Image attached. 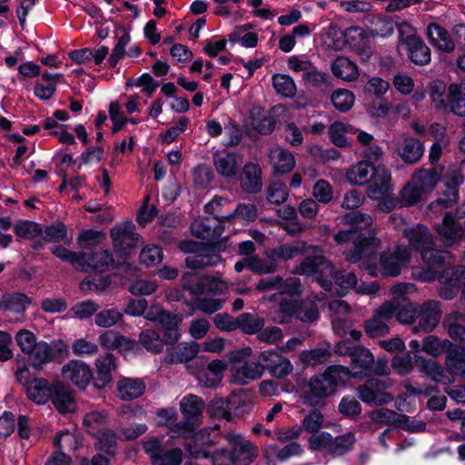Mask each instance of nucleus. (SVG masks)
<instances>
[{
  "label": "nucleus",
  "instance_id": "nucleus-24",
  "mask_svg": "<svg viewBox=\"0 0 465 465\" xmlns=\"http://www.w3.org/2000/svg\"><path fill=\"white\" fill-rule=\"evenodd\" d=\"M259 360L271 375L282 379L292 373L293 367L289 359L271 350L260 353Z\"/></svg>",
  "mask_w": 465,
  "mask_h": 465
},
{
  "label": "nucleus",
  "instance_id": "nucleus-47",
  "mask_svg": "<svg viewBox=\"0 0 465 465\" xmlns=\"http://www.w3.org/2000/svg\"><path fill=\"white\" fill-rule=\"evenodd\" d=\"M429 95L430 103L436 110H448V93L446 94V86L443 82L439 80L431 82Z\"/></svg>",
  "mask_w": 465,
  "mask_h": 465
},
{
  "label": "nucleus",
  "instance_id": "nucleus-36",
  "mask_svg": "<svg viewBox=\"0 0 465 465\" xmlns=\"http://www.w3.org/2000/svg\"><path fill=\"white\" fill-rule=\"evenodd\" d=\"M372 363L373 356L371 351L362 347L357 348L351 357V371L349 370L350 378L367 376Z\"/></svg>",
  "mask_w": 465,
  "mask_h": 465
},
{
  "label": "nucleus",
  "instance_id": "nucleus-17",
  "mask_svg": "<svg viewBox=\"0 0 465 465\" xmlns=\"http://www.w3.org/2000/svg\"><path fill=\"white\" fill-rule=\"evenodd\" d=\"M372 174L369 180L367 194L372 200H379L384 195L392 193L391 171L384 165L371 168Z\"/></svg>",
  "mask_w": 465,
  "mask_h": 465
},
{
  "label": "nucleus",
  "instance_id": "nucleus-48",
  "mask_svg": "<svg viewBox=\"0 0 465 465\" xmlns=\"http://www.w3.org/2000/svg\"><path fill=\"white\" fill-rule=\"evenodd\" d=\"M371 168H374V166L372 163H368V161L358 162L346 172L347 182L355 185L364 184L368 181Z\"/></svg>",
  "mask_w": 465,
  "mask_h": 465
},
{
  "label": "nucleus",
  "instance_id": "nucleus-54",
  "mask_svg": "<svg viewBox=\"0 0 465 465\" xmlns=\"http://www.w3.org/2000/svg\"><path fill=\"white\" fill-rule=\"evenodd\" d=\"M219 253L213 252L207 253H199L188 256L185 260L186 265L192 269L202 268L205 266H214L221 262Z\"/></svg>",
  "mask_w": 465,
  "mask_h": 465
},
{
  "label": "nucleus",
  "instance_id": "nucleus-34",
  "mask_svg": "<svg viewBox=\"0 0 465 465\" xmlns=\"http://www.w3.org/2000/svg\"><path fill=\"white\" fill-rule=\"evenodd\" d=\"M446 368L447 370L433 360H422L420 362V371L426 373L434 381L444 385L452 383L454 376H457L454 371H451L448 367Z\"/></svg>",
  "mask_w": 465,
  "mask_h": 465
},
{
  "label": "nucleus",
  "instance_id": "nucleus-58",
  "mask_svg": "<svg viewBox=\"0 0 465 465\" xmlns=\"http://www.w3.org/2000/svg\"><path fill=\"white\" fill-rule=\"evenodd\" d=\"M54 444L59 450H76L82 444V438L75 432L61 431L56 435Z\"/></svg>",
  "mask_w": 465,
  "mask_h": 465
},
{
  "label": "nucleus",
  "instance_id": "nucleus-11",
  "mask_svg": "<svg viewBox=\"0 0 465 465\" xmlns=\"http://www.w3.org/2000/svg\"><path fill=\"white\" fill-rule=\"evenodd\" d=\"M143 317L148 321L158 322L163 326L165 330L167 343L174 344L180 340L182 334L179 331V327L183 320L182 314H172L164 311L159 305H153L145 309Z\"/></svg>",
  "mask_w": 465,
  "mask_h": 465
},
{
  "label": "nucleus",
  "instance_id": "nucleus-5",
  "mask_svg": "<svg viewBox=\"0 0 465 465\" xmlns=\"http://www.w3.org/2000/svg\"><path fill=\"white\" fill-rule=\"evenodd\" d=\"M350 379L349 369L341 365L328 367L323 373L312 376L308 390L302 395L308 406H317L326 397L335 393L337 387Z\"/></svg>",
  "mask_w": 465,
  "mask_h": 465
},
{
  "label": "nucleus",
  "instance_id": "nucleus-10",
  "mask_svg": "<svg viewBox=\"0 0 465 465\" xmlns=\"http://www.w3.org/2000/svg\"><path fill=\"white\" fill-rule=\"evenodd\" d=\"M106 419L105 413L94 411L85 415L84 426L88 433L96 436V445L99 450L114 453V449L116 445V436L111 430L103 428Z\"/></svg>",
  "mask_w": 465,
  "mask_h": 465
},
{
  "label": "nucleus",
  "instance_id": "nucleus-60",
  "mask_svg": "<svg viewBox=\"0 0 465 465\" xmlns=\"http://www.w3.org/2000/svg\"><path fill=\"white\" fill-rule=\"evenodd\" d=\"M204 219H196L191 225L192 233L203 239L219 236L222 233V228L216 227L212 229V226L206 223Z\"/></svg>",
  "mask_w": 465,
  "mask_h": 465
},
{
  "label": "nucleus",
  "instance_id": "nucleus-55",
  "mask_svg": "<svg viewBox=\"0 0 465 465\" xmlns=\"http://www.w3.org/2000/svg\"><path fill=\"white\" fill-rule=\"evenodd\" d=\"M264 322L262 318L250 313H242L238 316L237 329L247 334H254L262 331Z\"/></svg>",
  "mask_w": 465,
  "mask_h": 465
},
{
  "label": "nucleus",
  "instance_id": "nucleus-31",
  "mask_svg": "<svg viewBox=\"0 0 465 465\" xmlns=\"http://www.w3.org/2000/svg\"><path fill=\"white\" fill-rule=\"evenodd\" d=\"M179 406L185 420H190L196 424L200 422L205 409V403L201 397L188 394L180 401Z\"/></svg>",
  "mask_w": 465,
  "mask_h": 465
},
{
  "label": "nucleus",
  "instance_id": "nucleus-23",
  "mask_svg": "<svg viewBox=\"0 0 465 465\" xmlns=\"http://www.w3.org/2000/svg\"><path fill=\"white\" fill-rule=\"evenodd\" d=\"M264 367L255 361L233 362L231 366V381L245 385L262 377Z\"/></svg>",
  "mask_w": 465,
  "mask_h": 465
},
{
  "label": "nucleus",
  "instance_id": "nucleus-32",
  "mask_svg": "<svg viewBox=\"0 0 465 465\" xmlns=\"http://www.w3.org/2000/svg\"><path fill=\"white\" fill-rule=\"evenodd\" d=\"M427 36L430 43L439 50L450 53L455 49V43L449 32L439 24L431 23L428 25Z\"/></svg>",
  "mask_w": 465,
  "mask_h": 465
},
{
  "label": "nucleus",
  "instance_id": "nucleus-19",
  "mask_svg": "<svg viewBox=\"0 0 465 465\" xmlns=\"http://www.w3.org/2000/svg\"><path fill=\"white\" fill-rule=\"evenodd\" d=\"M242 163L241 154L229 150L217 151L213 154L215 170L225 178L235 177L242 168Z\"/></svg>",
  "mask_w": 465,
  "mask_h": 465
},
{
  "label": "nucleus",
  "instance_id": "nucleus-6",
  "mask_svg": "<svg viewBox=\"0 0 465 465\" xmlns=\"http://www.w3.org/2000/svg\"><path fill=\"white\" fill-rule=\"evenodd\" d=\"M412 287L408 283H400L391 287L392 299L385 302L374 312L372 318L365 322V332L370 338L381 337L389 332L390 328L387 322L393 318L395 312L405 300V294Z\"/></svg>",
  "mask_w": 465,
  "mask_h": 465
},
{
  "label": "nucleus",
  "instance_id": "nucleus-39",
  "mask_svg": "<svg viewBox=\"0 0 465 465\" xmlns=\"http://www.w3.org/2000/svg\"><path fill=\"white\" fill-rule=\"evenodd\" d=\"M226 368L224 361L214 360L208 364L205 371L198 374L197 380L204 387H214L222 381Z\"/></svg>",
  "mask_w": 465,
  "mask_h": 465
},
{
  "label": "nucleus",
  "instance_id": "nucleus-41",
  "mask_svg": "<svg viewBox=\"0 0 465 465\" xmlns=\"http://www.w3.org/2000/svg\"><path fill=\"white\" fill-rule=\"evenodd\" d=\"M437 231L441 241L447 246L454 244L463 235L462 228L456 224L450 213L445 214L441 225L437 227Z\"/></svg>",
  "mask_w": 465,
  "mask_h": 465
},
{
  "label": "nucleus",
  "instance_id": "nucleus-22",
  "mask_svg": "<svg viewBox=\"0 0 465 465\" xmlns=\"http://www.w3.org/2000/svg\"><path fill=\"white\" fill-rule=\"evenodd\" d=\"M194 275L186 273L183 276V282L186 288L193 293H203L204 292H212L213 294H223L229 289V283L220 278L213 276H202L197 278L195 285L190 282L191 278Z\"/></svg>",
  "mask_w": 465,
  "mask_h": 465
},
{
  "label": "nucleus",
  "instance_id": "nucleus-61",
  "mask_svg": "<svg viewBox=\"0 0 465 465\" xmlns=\"http://www.w3.org/2000/svg\"><path fill=\"white\" fill-rule=\"evenodd\" d=\"M189 119L181 117L173 124L164 133L160 134L163 143L169 144L176 140V138L187 130Z\"/></svg>",
  "mask_w": 465,
  "mask_h": 465
},
{
  "label": "nucleus",
  "instance_id": "nucleus-4",
  "mask_svg": "<svg viewBox=\"0 0 465 465\" xmlns=\"http://www.w3.org/2000/svg\"><path fill=\"white\" fill-rule=\"evenodd\" d=\"M219 427L204 428L194 433L186 443V450L193 459H208L212 465H234L232 451L225 448H215L221 436L212 432L218 430Z\"/></svg>",
  "mask_w": 465,
  "mask_h": 465
},
{
  "label": "nucleus",
  "instance_id": "nucleus-25",
  "mask_svg": "<svg viewBox=\"0 0 465 465\" xmlns=\"http://www.w3.org/2000/svg\"><path fill=\"white\" fill-rule=\"evenodd\" d=\"M82 255H84V261L80 267L84 272H104L120 265V262H115L112 254L102 247H95L91 253L83 252Z\"/></svg>",
  "mask_w": 465,
  "mask_h": 465
},
{
  "label": "nucleus",
  "instance_id": "nucleus-64",
  "mask_svg": "<svg viewBox=\"0 0 465 465\" xmlns=\"http://www.w3.org/2000/svg\"><path fill=\"white\" fill-rule=\"evenodd\" d=\"M312 195L319 203H328L333 198L332 186L325 180H318L312 187Z\"/></svg>",
  "mask_w": 465,
  "mask_h": 465
},
{
  "label": "nucleus",
  "instance_id": "nucleus-62",
  "mask_svg": "<svg viewBox=\"0 0 465 465\" xmlns=\"http://www.w3.org/2000/svg\"><path fill=\"white\" fill-rule=\"evenodd\" d=\"M257 217V209L255 205L252 203H241L237 208L227 215H224L223 219L231 221L232 219H240L244 222H252Z\"/></svg>",
  "mask_w": 465,
  "mask_h": 465
},
{
  "label": "nucleus",
  "instance_id": "nucleus-52",
  "mask_svg": "<svg viewBox=\"0 0 465 465\" xmlns=\"http://www.w3.org/2000/svg\"><path fill=\"white\" fill-rule=\"evenodd\" d=\"M345 41L359 53H363L369 46V38L360 27H351L344 34Z\"/></svg>",
  "mask_w": 465,
  "mask_h": 465
},
{
  "label": "nucleus",
  "instance_id": "nucleus-13",
  "mask_svg": "<svg viewBox=\"0 0 465 465\" xmlns=\"http://www.w3.org/2000/svg\"><path fill=\"white\" fill-rule=\"evenodd\" d=\"M345 223L351 227V230L341 231L334 235V240L337 243L342 244L351 240L353 242V250H347L346 252H355V242L360 240L370 239L375 237L373 232L370 233L369 237H365L362 234H358L357 230H363L371 226L372 219L370 215L355 212L349 213L344 216Z\"/></svg>",
  "mask_w": 465,
  "mask_h": 465
},
{
  "label": "nucleus",
  "instance_id": "nucleus-26",
  "mask_svg": "<svg viewBox=\"0 0 465 465\" xmlns=\"http://www.w3.org/2000/svg\"><path fill=\"white\" fill-rule=\"evenodd\" d=\"M464 182L463 175L458 168H452L448 171L445 176L444 183L448 189V193L440 196L436 202L430 204L431 209H436L439 206L448 207L456 203L458 201V187Z\"/></svg>",
  "mask_w": 465,
  "mask_h": 465
},
{
  "label": "nucleus",
  "instance_id": "nucleus-20",
  "mask_svg": "<svg viewBox=\"0 0 465 465\" xmlns=\"http://www.w3.org/2000/svg\"><path fill=\"white\" fill-rule=\"evenodd\" d=\"M63 378L71 381L79 389H85L93 378V372L88 364L80 360H71L62 368Z\"/></svg>",
  "mask_w": 465,
  "mask_h": 465
},
{
  "label": "nucleus",
  "instance_id": "nucleus-8",
  "mask_svg": "<svg viewBox=\"0 0 465 465\" xmlns=\"http://www.w3.org/2000/svg\"><path fill=\"white\" fill-rule=\"evenodd\" d=\"M405 235L410 245L420 252L421 258L430 267L440 266L446 262L450 263L449 252H440L432 248L431 236L426 227L420 224L413 225L405 230Z\"/></svg>",
  "mask_w": 465,
  "mask_h": 465
},
{
  "label": "nucleus",
  "instance_id": "nucleus-14",
  "mask_svg": "<svg viewBox=\"0 0 465 465\" xmlns=\"http://www.w3.org/2000/svg\"><path fill=\"white\" fill-rule=\"evenodd\" d=\"M225 439L232 448L234 465H250L258 456V448L240 434L227 433Z\"/></svg>",
  "mask_w": 465,
  "mask_h": 465
},
{
  "label": "nucleus",
  "instance_id": "nucleus-1",
  "mask_svg": "<svg viewBox=\"0 0 465 465\" xmlns=\"http://www.w3.org/2000/svg\"><path fill=\"white\" fill-rule=\"evenodd\" d=\"M381 248V241L377 237L358 240L355 242V252H344L345 258L352 263L360 265L371 275L381 273L384 276H397L402 268L411 262V247L396 246L390 248L380 255L379 265L376 262V252Z\"/></svg>",
  "mask_w": 465,
  "mask_h": 465
},
{
  "label": "nucleus",
  "instance_id": "nucleus-56",
  "mask_svg": "<svg viewBox=\"0 0 465 465\" xmlns=\"http://www.w3.org/2000/svg\"><path fill=\"white\" fill-rule=\"evenodd\" d=\"M352 132L353 128L342 122H335L331 124L329 128V135L331 142L339 147H343L348 144L346 135Z\"/></svg>",
  "mask_w": 465,
  "mask_h": 465
},
{
  "label": "nucleus",
  "instance_id": "nucleus-27",
  "mask_svg": "<svg viewBox=\"0 0 465 465\" xmlns=\"http://www.w3.org/2000/svg\"><path fill=\"white\" fill-rule=\"evenodd\" d=\"M95 376H93L94 385L103 389L109 385L113 379V371L116 370V363L112 354H104L96 358Z\"/></svg>",
  "mask_w": 465,
  "mask_h": 465
},
{
  "label": "nucleus",
  "instance_id": "nucleus-42",
  "mask_svg": "<svg viewBox=\"0 0 465 465\" xmlns=\"http://www.w3.org/2000/svg\"><path fill=\"white\" fill-rule=\"evenodd\" d=\"M331 69L334 76L346 82H353L360 75L358 66L344 56L337 57L332 62Z\"/></svg>",
  "mask_w": 465,
  "mask_h": 465
},
{
  "label": "nucleus",
  "instance_id": "nucleus-45",
  "mask_svg": "<svg viewBox=\"0 0 465 465\" xmlns=\"http://www.w3.org/2000/svg\"><path fill=\"white\" fill-rule=\"evenodd\" d=\"M242 185L249 193H256L262 187L261 173L262 171L257 164L252 163H246L242 169Z\"/></svg>",
  "mask_w": 465,
  "mask_h": 465
},
{
  "label": "nucleus",
  "instance_id": "nucleus-46",
  "mask_svg": "<svg viewBox=\"0 0 465 465\" xmlns=\"http://www.w3.org/2000/svg\"><path fill=\"white\" fill-rule=\"evenodd\" d=\"M31 300L24 293L15 292L3 297L0 301V309L16 313H23L28 308Z\"/></svg>",
  "mask_w": 465,
  "mask_h": 465
},
{
  "label": "nucleus",
  "instance_id": "nucleus-57",
  "mask_svg": "<svg viewBox=\"0 0 465 465\" xmlns=\"http://www.w3.org/2000/svg\"><path fill=\"white\" fill-rule=\"evenodd\" d=\"M355 97L352 92L347 89H337L331 94V103L340 112L349 111L354 104Z\"/></svg>",
  "mask_w": 465,
  "mask_h": 465
},
{
  "label": "nucleus",
  "instance_id": "nucleus-16",
  "mask_svg": "<svg viewBox=\"0 0 465 465\" xmlns=\"http://www.w3.org/2000/svg\"><path fill=\"white\" fill-rule=\"evenodd\" d=\"M66 345L61 341H54L52 343L37 341L35 346L26 354L34 367L40 368L43 364L52 361L58 354L65 351Z\"/></svg>",
  "mask_w": 465,
  "mask_h": 465
},
{
  "label": "nucleus",
  "instance_id": "nucleus-18",
  "mask_svg": "<svg viewBox=\"0 0 465 465\" xmlns=\"http://www.w3.org/2000/svg\"><path fill=\"white\" fill-rule=\"evenodd\" d=\"M440 294L442 298L452 299L462 287V297L465 300V268L446 269L444 274L440 276Z\"/></svg>",
  "mask_w": 465,
  "mask_h": 465
},
{
  "label": "nucleus",
  "instance_id": "nucleus-37",
  "mask_svg": "<svg viewBox=\"0 0 465 465\" xmlns=\"http://www.w3.org/2000/svg\"><path fill=\"white\" fill-rule=\"evenodd\" d=\"M464 348L453 345L448 340H440L436 336H429L423 341L422 351L432 356H439L446 352L445 365L447 366V360L450 351H455L459 356Z\"/></svg>",
  "mask_w": 465,
  "mask_h": 465
},
{
  "label": "nucleus",
  "instance_id": "nucleus-3",
  "mask_svg": "<svg viewBox=\"0 0 465 465\" xmlns=\"http://www.w3.org/2000/svg\"><path fill=\"white\" fill-rule=\"evenodd\" d=\"M312 257H307L301 263L297 272L301 274L312 275L325 290L340 296H343L350 290H354L360 294L375 293L379 287L373 282L358 283L356 275L352 272L340 271L332 272L331 264L322 255V251L313 249Z\"/></svg>",
  "mask_w": 465,
  "mask_h": 465
},
{
  "label": "nucleus",
  "instance_id": "nucleus-7",
  "mask_svg": "<svg viewBox=\"0 0 465 465\" xmlns=\"http://www.w3.org/2000/svg\"><path fill=\"white\" fill-rule=\"evenodd\" d=\"M438 181L439 174L434 169L417 171L401 191V203L405 206L415 205L434 190Z\"/></svg>",
  "mask_w": 465,
  "mask_h": 465
},
{
  "label": "nucleus",
  "instance_id": "nucleus-30",
  "mask_svg": "<svg viewBox=\"0 0 465 465\" xmlns=\"http://www.w3.org/2000/svg\"><path fill=\"white\" fill-rule=\"evenodd\" d=\"M50 400L59 412H73L75 410L76 405L73 392L61 381L53 382V393Z\"/></svg>",
  "mask_w": 465,
  "mask_h": 465
},
{
  "label": "nucleus",
  "instance_id": "nucleus-29",
  "mask_svg": "<svg viewBox=\"0 0 465 465\" xmlns=\"http://www.w3.org/2000/svg\"><path fill=\"white\" fill-rule=\"evenodd\" d=\"M268 157L271 167L278 173H288L293 170L296 164L293 153L281 146L272 148Z\"/></svg>",
  "mask_w": 465,
  "mask_h": 465
},
{
  "label": "nucleus",
  "instance_id": "nucleus-35",
  "mask_svg": "<svg viewBox=\"0 0 465 465\" xmlns=\"http://www.w3.org/2000/svg\"><path fill=\"white\" fill-rule=\"evenodd\" d=\"M200 351V344L195 341L182 342L168 351L165 361L168 363L178 364L188 362Z\"/></svg>",
  "mask_w": 465,
  "mask_h": 465
},
{
  "label": "nucleus",
  "instance_id": "nucleus-40",
  "mask_svg": "<svg viewBox=\"0 0 465 465\" xmlns=\"http://www.w3.org/2000/svg\"><path fill=\"white\" fill-rule=\"evenodd\" d=\"M447 111L459 116H465V81L449 86Z\"/></svg>",
  "mask_w": 465,
  "mask_h": 465
},
{
  "label": "nucleus",
  "instance_id": "nucleus-15",
  "mask_svg": "<svg viewBox=\"0 0 465 465\" xmlns=\"http://www.w3.org/2000/svg\"><path fill=\"white\" fill-rule=\"evenodd\" d=\"M114 250L120 255H127L128 251L135 246L139 235L134 232V224L132 222H124L114 225L111 229Z\"/></svg>",
  "mask_w": 465,
  "mask_h": 465
},
{
  "label": "nucleus",
  "instance_id": "nucleus-63",
  "mask_svg": "<svg viewBox=\"0 0 465 465\" xmlns=\"http://www.w3.org/2000/svg\"><path fill=\"white\" fill-rule=\"evenodd\" d=\"M123 318L122 313L115 309H107L99 312L94 318L97 326L109 328L118 323Z\"/></svg>",
  "mask_w": 465,
  "mask_h": 465
},
{
  "label": "nucleus",
  "instance_id": "nucleus-53",
  "mask_svg": "<svg viewBox=\"0 0 465 465\" xmlns=\"http://www.w3.org/2000/svg\"><path fill=\"white\" fill-rule=\"evenodd\" d=\"M331 355V347L316 348L310 351H303L299 356L300 361L304 366H315L327 361Z\"/></svg>",
  "mask_w": 465,
  "mask_h": 465
},
{
  "label": "nucleus",
  "instance_id": "nucleus-59",
  "mask_svg": "<svg viewBox=\"0 0 465 465\" xmlns=\"http://www.w3.org/2000/svg\"><path fill=\"white\" fill-rule=\"evenodd\" d=\"M355 437L351 432L345 433L333 439L331 437V444L330 454L334 456L342 455L347 452L354 444Z\"/></svg>",
  "mask_w": 465,
  "mask_h": 465
},
{
  "label": "nucleus",
  "instance_id": "nucleus-2",
  "mask_svg": "<svg viewBox=\"0 0 465 465\" xmlns=\"http://www.w3.org/2000/svg\"><path fill=\"white\" fill-rule=\"evenodd\" d=\"M257 288L262 291L275 290L277 292L270 300L279 301V311L272 313L275 322L284 323L293 315L303 322H312L318 318V307L312 300L297 303L301 290V282L297 277L282 280L277 276L262 279Z\"/></svg>",
  "mask_w": 465,
  "mask_h": 465
},
{
  "label": "nucleus",
  "instance_id": "nucleus-21",
  "mask_svg": "<svg viewBox=\"0 0 465 465\" xmlns=\"http://www.w3.org/2000/svg\"><path fill=\"white\" fill-rule=\"evenodd\" d=\"M387 384L377 379H371L358 388L360 399L371 405H382L392 401V396L383 391Z\"/></svg>",
  "mask_w": 465,
  "mask_h": 465
},
{
  "label": "nucleus",
  "instance_id": "nucleus-33",
  "mask_svg": "<svg viewBox=\"0 0 465 465\" xmlns=\"http://www.w3.org/2000/svg\"><path fill=\"white\" fill-rule=\"evenodd\" d=\"M440 314L439 303L436 302L429 301L422 306L418 305L419 327L425 331H431L439 323Z\"/></svg>",
  "mask_w": 465,
  "mask_h": 465
},
{
  "label": "nucleus",
  "instance_id": "nucleus-50",
  "mask_svg": "<svg viewBox=\"0 0 465 465\" xmlns=\"http://www.w3.org/2000/svg\"><path fill=\"white\" fill-rule=\"evenodd\" d=\"M139 342L148 351L153 353H158L163 351L164 343L166 342V337L164 340L160 337V334L153 330H144L140 333Z\"/></svg>",
  "mask_w": 465,
  "mask_h": 465
},
{
  "label": "nucleus",
  "instance_id": "nucleus-44",
  "mask_svg": "<svg viewBox=\"0 0 465 465\" xmlns=\"http://www.w3.org/2000/svg\"><path fill=\"white\" fill-rule=\"evenodd\" d=\"M62 74L44 73L41 81L35 84V94L43 100H47L53 96L55 92L56 84Z\"/></svg>",
  "mask_w": 465,
  "mask_h": 465
},
{
  "label": "nucleus",
  "instance_id": "nucleus-51",
  "mask_svg": "<svg viewBox=\"0 0 465 465\" xmlns=\"http://www.w3.org/2000/svg\"><path fill=\"white\" fill-rule=\"evenodd\" d=\"M208 412L215 419H224L230 421L232 419L231 408V396L228 399L214 398L208 406Z\"/></svg>",
  "mask_w": 465,
  "mask_h": 465
},
{
  "label": "nucleus",
  "instance_id": "nucleus-28",
  "mask_svg": "<svg viewBox=\"0 0 465 465\" xmlns=\"http://www.w3.org/2000/svg\"><path fill=\"white\" fill-rule=\"evenodd\" d=\"M396 145L398 153L408 163H416L424 153L423 144L419 140L408 135L398 137Z\"/></svg>",
  "mask_w": 465,
  "mask_h": 465
},
{
  "label": "nucleus",
  "instance_id": "nucleus-49",
  "mask_svg": "<svg viewBox=\"0 0 465 465\" xmlns=\"http://www.w3.org/2000/svg\"><path fill=\"white\" fill-rule=\"evenodd\" d=\"M272 83L275 92L283 97L292 98L296 94V84L288 74H275L272 77Z\"/></svg>",
  "mask_w": 465,
  "mask_h": 465
},
{
  "label": "nucleus",
  "instance_id": "nucleus-43",
  "mask_svg": "<svg viewBox=\"0 0 465 465\" xmlns=\"http://www.w3.org/2000/svg\"><path fill=\"white\" fill-rule=\"evenodd\" d=\"M145 390V384L140 379L124 378L117 385L118 396L124 401L140 397Z\"/></svg>",
  "mask_w": 465,
  "mask_h": 465
},
{
  "label": "nucleus",
  "instance_id": "nucleus-12",
  "mask_svg": "<svg viewBox=\"0 0 465 465\" xmlns=\"http://www.w3.org/2000/svg\"><path fill=\"white\" fill-rule=\"evenodd\" d=\"M143 450L153 465H181L183 452L181 448L163 449V442L157 437H149L143 441Z\"/></svg>",
  "mask_w": 465,
  "mask_h": 465
},
{
  "label": "nucleus",
  "instance_id": "nucleus-9",
  "mask_svg": "<svg viewBox=\"0 0 465 465\" xmlns=\"http://www.w3.org/2000/svg\"><path fill=\"white\" fill-rule=\"evenodd\" d=\"M399 32L398 51L404 52L410 60L419 65H425L430 61V50L416 34L415 29L407 22L397 24Z\"/></svg>",
  "mask_w": 465,
  "mask_h": 465
},
{
  "label": "nucleus",
  "instance_id": "nucleus-38",
  "mask_svg": "<svg viewBox=\"0 0 465 465\" xmlns=\"http://www.w3.org/2000/svg\"><path fill=\"white\" fill-rule=\"evenodd\" d=\"M26 395L29 400L36 404L46 403L53 393V383L42 378L33 379L25 389Z\"/></svg>",
  "mask_w": 465,
  "mask_h": 465
}]
</instances>
